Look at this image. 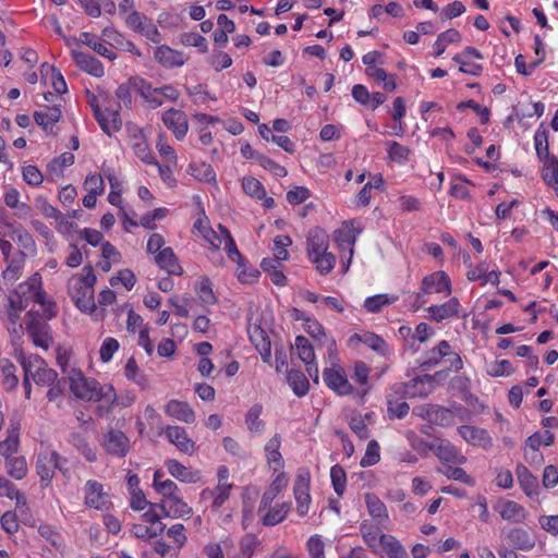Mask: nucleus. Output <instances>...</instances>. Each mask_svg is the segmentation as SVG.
I'll return each mask as SVG.
<instances>
[{"label":"nucleus","instance_id":"obj_32","mask_svg":"<svg viewBox=\"0 0 558 558\" xmlns=\"http://www.w3.org/2000/svg\"><path fill=\"white\" fill-rule=\"evenodd\" d=\"M281 446V437L279 434H276L265 446V452L267 457V461L270 468L274 471H278L283 466L282 456L279 451Z\"/></svg>","mask_w":558,"mask_h":558},{"label":"nucleus","instance_id":"obj_24","mask_svg":"<svg viewBox=\"0 0 558 558\" xmlns=\"http://www.w3.org/2000/svg\"><path fill=\"white\" fill-rule=\"evenodd\" d=\"M507 538L510 545L519 550H531L535 546V538L526 530L521 527L508 532Z\"/></svg>","mask_w":558,"mask_h":558},{"label":"nucleus","instance_id":"obj_51","mask_svg":"<svg viewBox=\"0 0 558 558\" xmlns=\"http://www.w3.org/2000/svg\"><path fill=\"white\" fill-rule=\"evenodd\" d=\"M295 348L302 362L310 364V362L315 361L314 348L307 338L304 336H298L295 338Z\"/></svg>","mask_w":558,"mask_h":558},{"label":"nucleus","instance_id":"obj_61","mask_svg":"<svg viewBox=\"0 0 558 558\" xmlns=\"http://www.w3.org/2000/svg\"><path fill=\"white\" fill-rule=\"evenodd\" d=\"M35 204L45 217L53 218L60 222L63 221V216L61 215V213L54 206L50 205L46 197L38 196L35 201Z\"/></svg>","mask_w":558,"mask_h":558},{"label":"nucleus","instance_id":"obj_44","mask_svg":"<svg viewBox=\"0 0 558 558\" xmlns=\"http://www.w3.org/2000/svg\"><path fill=\"white\" fill-rule=\"evenodd\" d=\"M1 385L3 389H5L7 391L14 390L19 384V378L16 376V366L12 362L4 360L1 364Z\"/></svg>","mask_w":558,"mask_h":558},{"label":"nucleus","instance_id":"obj_14","mask_svg":"<svg viewBox=\"0 0 558 558\" xmlns=\"http://www.w3.org/2000/svg\"><path fill=\"white\" fill-rule=\"evenodd\" d=\"M166 436L171 444L184 453H192L195 450L194 441L187 437L186 430L181 426H168Z\"/></svg>","mask_w":558,"mask_h":558},{"label":"nucleus","instance_id":"obj_25","mask_svg":"<svg viewBox=\"0 0 558 558\" xmlns=\"http://www.w3.org/2000/svg\"><path fill=\"white\" fill-rule=\"evenodd\" d=\"M288 478L284 473H280L270 484L269 488L263 494L258 513L264 512L268 509L272 502V500L277 497V495L287 486Z\"/></svg>","mask_w":558,"mask_h":558},{"label":"nucleus","instance_id":"obj_17","mask_svg":"<svg viewBox=\"0 0 558 558\" xmlns=\"http://www.w3.org/2000/svg\"><path fill=\"white\" fill-rule=\"evenodd\" d=\"M306 244L310 258L325 253L329 244L328 234L323 229L315 228L308 232Z\"/></svg>","mask_w":558,"mask_h":558},{"label":"nucleus","instance_id":"obj_36","mask_svg":"<svg viewBox=\"0 0 558 558\" xmlns=\"http://www.w3.org/2000/svg\"><path fill=\"white\" fill-rule=\"evenodd\" d=\"M61 110L57 106H53L46 107L43 111H36L34 119L38 125L45 131H48L49 128L52 129V125L61 119Z\"/></svg>","mask_w":558,"mask_h":558},{"label":"nucleus","instance_id":"obj_53","mask_svg":"<svg viewBox=\"0 0 558 558\" xmlns=\"http://www.w3.org/2000/svg\"><path fill=\"white\" fill-rule=\"evenodd\" d=\"M311 259L322 275L329 274L336 264V256L328 252L315 255Z\"/></svg>","mask_w":558,"mask_h":558},{"label":"nucleus","instance_id":"obj_11","mask_svg":"<svg viewBox=\"0 0 558 558\" xmlns=\"http://www.w3.org/2000/svg\"><path fill=\"white\" fill-rule=\"evenodd\" d=\"M162 121L178 140H182L185 136L187 132V118L183 111L171 108L163 113Z\"/></svg>","mask_w":558,"mask_h":558},{"label":"nucleus","instance_id":"obj_33","mask_svg":"<svg viewBox=\"0 0 558 558\" xmlns=\"http://www.w3.org/2000/svg\"><path fill=\"white\" fill-rule=\"evenodd\" d=\"M499 514L504 520L520 523L526 519L525 509L515 501L507 500L500 505Z\"/></svg>","mask_w":558,"mask_h":558},{"label":"nucleus","instance_id":"obj_22","mask_svg":"<svg viewBox=\"0 0 558 558\" xmlns=\"http://www.w3.org/2000/svg\"><path fill=\"white\" fill-rule=\"evenodd\" d=\"M155 59L161 65L167 68L181 66L184 64L183 53L166 45H162L155 50Z\"/></svg>","mask_w":558,"mask_h":558},{"label":"nucleus","instance_id":"obj_23","mask_svg":"<svg viewBox=\"0 0 558 558\" xmlns=\"http://www.w3.org/2000/svg\"><path fill=\"white\" fill-rule=\"evenodd\" d=\"M515 474L526 496L533 497L538 495L537 477L534 476L525 465L519 464L515 469Z\"/></svg>","mask_w":558,"mask_h":558},{"label":"nucleus","instance_id":"obj_6","mask_svg":"<svg viewBox=\"0 0 558 558\" xmlns=\"http://www.w3.org/2000/svg\"><path fill=\"white\" fill-rule=\"evenodd\" d=\"M293 490L298 504V513L303 517L308 512L311 502L308 472L298 474Z\"/></svg>","mask_w":558,"mask_h":558},{"label":"nucleus","instance_id":"obj_57","mask_svg":"<svg viewBox=\"0 0 558 558\" xmlns=\"http://www.w3.org/2000/svg\"><path fill=\"white\" fill-rule=\"evenodd\" d=\"M243 191L257 199H262L265 197L266 191L263 184L253 177L244 178L242 181Z\"/></svg>","mask_w":558,"mask_h":558},{"label":"nucleus","instance_id":"obj_9","mask_svg":"<svg viewBox=\"0 0 558 558\" xmlns=\"http://www.w3.org/2000/svg\"><path fill=\"white\" fill-rule=\"evenodd\" d=\"M361 232L360 228L354 227V222H344L342 228L336 230L333 232V239L339 246L340 250H349L350 258L351 260L354 250L353 246L356 242V236Z\"/></svg>","mask_w":558,"mask_h":558},{"label":"nucleus","instance_id":"obj_35","mask_svg":"<svg viewBox=\"0 0 558 558\" xmlns=\"http://www.w3.org/2000/svg\"><path fill=\"white\" fill-rule=\"evenodd\" d=\"M435 453L438 459L445 462H452L458 464H464L466 462V458L460 454L457 448L449 441H440V444L435 449Z\"/></svg>","mask_w":558,"mask_h":558},{"label":"nucleus","instance_id":"obj_31","mask_svg":"<svg viewBox=\"0 0 558 558\" xmlns=\"http://www.w3.org/2000/svg\"><path fill=\"white\" fill-rule=\"evenodd\" d=\"M40 277L34 275L27 282L20 284V290H22L24 296L27 295L28 299H32L34 302L46 305V293L40 290Z\"/></svg>","mask_w":558,"mask_h":558},{"label":"nucleus","instance_id":"obj_46","mask_svg":"<svg viewBox=\"0 0 558 558\" xmlns=\"http://www.w3.org/2000/svg\"><path fill=\"white\" fill-rule=\"evenodd\" d=\"M80 41L92 48L98 54L108 58L109 60H114L117 58L114 52L109 50L102 43L97 40L95 36L89 33H82L80 36Z\"/></svg>","mask_w":558,"mask_h":558},{"label":"nucleus","instance_id":"obj_47","mask_svg":"<svg viewBox=\"0 0 558 558\" xmlns=\"http://www.w3.org/2000/svg\"><path fill=\"white\" fill-rule=\"evenodd\" d=\"M542 178L547 185L558 187V160L555 156L543 161Z\"/></svg>","mask_w":558,"mask_h":558},{"label":"nucleus","instance_id":"obj_26","mask_svg":"<svg viewBox=\"0 0 558 558\" xmlns=\"http://www.w3.org/2000/svg\"><path fill=\"white\" fill-rule=\"evenodd\" d=\"M132 148L135 155L145 163L157 165V160L149 150L143 131L140 129L135 130V133L132 135Z\"/></svg>","mask_w":558,"mask_h":558},{"label":"nucleus","instance_id":"obj_12","mask_svg":"<svg viewBox=\"0 0 558 558\" xmlns=\"http://www.w3.org/2000/svg\"><path fill=\"white\" fill-rule=\"evenodd\" d=\"M422 291L425 294L447 291L449 294L451 292L450 278L444 271H436L425 276L422 280Z\"/></svg>","mask_w":558,"mask_h":558},{"label":"nucleus","instance_id":"obj_52","mask_svg":"<svg viewBox=\"0 0 558 558\" xmlns=\"http://www.w3.org/2000/svg\"><path fill=\"white\" fill-rule=\"evenodd\" d=\"M263 407L254 404L246 413L245 423L251 432L259 433L264 427V422L260 420Z\"/></svg>","mask_w":558,"mask_h":558},{"label":"nucleus","instance_id":"obj_7","mask_svg":"<svg viewBox=\"0 0 558 558\" xmlns=\"http://www.w3.org/2000/svg\"><path fill=\"white\" fill-rule=\"evenodd\" d=\"M104 447L109 454L124 457L130 449L129 438L121 430H109L104 438Z\"/></svg>","mask_w":558,"mask_h":558},{"label":"nucleus","instance_id":"obj_34","mask_svg":"<svg viewBox=\"0 0 558 558\" xmlns=\"http://www.w3.org/2000/svg\"><path fill=\"white\" fill-rule=\"evenodd\" d=\"M14 351H15V357L17 359V361L20 362V364L22 365V367L24 369V376L33 377L36 369H39L45 362L37 354L26 355L22 348H15Z\"/></svg>","mask_w":558,"mask_h":558},{"label":"nucleus","instance_id":"obj_20","mask_svg":"<svg viewBox=\"0 0 558 558\" xmlns=\"http://www.w3.org/2000/svg\"><path fill=\"white\" fill-rule=\"evenodd\" d=\"M248 336L256 350L259 352L264 362H268L270 359V341L268 340L266 332L257 325L248 328Z\"/></svg>","mask_w":558,"mask_h":558},{"label":"nucleus","instance_id":"obj_27","mask_svg":"<svg viewBox=\"0 0 558 558\" xmlns=\"http://www.w3.org/2000/svg\"><path fill=\"white\" fill-rule=\"evenodd\" d=\"M420 415L427 418L430 423L440 426H449L453 423L452 412L439 405H430L426 409L424 414L420 413Z\"/></svg>","mask_w":558,"mask_h":558},{"label":"nucleus","instance_id":"obj_64","mask_svg":"<svg viewBox=\"0 0 558 558\" xmlns=\"http://www.w3.org/2000/svg\"><path fill=\"white\" fill-rule=\"evenodd\" d=\"M395 300L396 298L389 299L386 294H378L367 298L364 302V307L371 313H377L383 306L392 303Z\"/></svg>","mask_w":558,"mask_h":558},{"label":"nucleus","instance_id":"obj_56","mask_svg":"<svg viewBox=\"0 0 558 558\" xmlns=\"http://www.w3.org/2000/svg\"><path fill=\"white\" fill-rule=\"evenodd\" d=\"M166 525L163 523H160L156 526H147L143 524H133L132 526V533L137 538H153L156 537L165 531Z\"/></svg>","mask_w":558,"mask_h":558},{"label":"nucleus","instance_id":"obj_13","mask_svg":"<svg viewBox=\"0 0 558 558\" xmlns=\"http://www.w3.org/2000/svg\"><path fill=\"white\" fill-rule=\"evenodd\" d=\"M165 412L172 418L184 422L186 424H192L195 422V412L191 408V405L185 401L180 400H170L166 407Z\"/></svg>","mask_w":558,"mask_h":558},{"label":"nucleus","instance_id":"obj_29","mask_svg":"<svg viewBox=\"0 0 558 558\" xmlns=\"http://www.w3.org/2000/svg\"><path fill=\"white\" fill-rule=\"evenodd\" d=\"M427 311L430 314L432 319L435 322H441L458 314L459 301L457 298H452L441 305L429 306Z\"/></svg>","mask_w":558,"mask_h":558},{"label":"nucleus","instance_id":"obj_15","mask_svg":"<svg viewBox=\"0 0 558 558\" xmlns=\"http://www.w3.org/2000/svg\"><path fill=\"white\" fill-rule=\"evenodd\" d=\"M72 57L76 63V65L82 70L92 74L96 77H101L104 75V66L101 62L92 54L73 50Z\"/></svg>","mask_w":558,"mask_h":558},{"label":"nucleus","instance_id":"obj_42","mask_svg":"<svg viewBox=\"0 0 558 558\" xmlns=\"http://www.w3.org/2000/svg\"><path fill=\"white\" fill-rule=\"evenodd\" d=\"M288 383L293 392L299 397L305 396L308 391V379L300 369H291L288 373Z\"/></svg>","mask_w":558,"mask_h":558},{"label":"nucleus","instance_id":"obj_45","mask_svg":"<svg viewBox=\"0 0 558 558\" xmlns=\"http://www.w3.org/2000/svg\"><path fill=\"white\" fill-rule=\"evenodd\" d=\"M8 474L14 480H22L27 474V463L24 457H12L5 460Z\"/></svg>","mask_w":558,"mask_h":558},{"label":"nucleus","instance_id":"obj_4","mask_svg":"<svg viewBox=\"0 0 558 558\" xmlns=\"http://www.w3.org/2000/svg\"><path fill=\"white\" fill-rule=\"evenodd\" d=\"M60 454L54 450H45L39 452L36 461V471L40 481L48 485L53 475L54 470L60 469Z\"/></svg>","mask_w":558,"mask_h":558},{"label":"nucleus","instance_id":"obj_50","mask_svg":"<svg viewBox=\"0 0 558 558\" xmlns=\"http://www.w3.org/2000/svg\"><path fill=\"white\" fill-rule=\"evenodd\" d=\"M438 471L449 480L459 481L469 486H473L475 484L474 478L471 477L462 468L445 465Z\"/></svg>","mask_w":558,"mask_h":558},{"label":"nucleus","instance_id":"obj_3","mask_svg":"<svg viewBox=\"0 0 558 558\" xmlns=\"http://www.w3.org/2000/svg\"><path fill=\"white\" fill-rule=\"evenodd\" d=\"M88 102L93 109L97 122L106 134L111 135L112 132H117L121 129L122 120L118 109H106L102 111L97 102V97L95 95L90 96Z\"/></svg>","mask_w":558,"mask_h":558},{"label":"nucleus","instance_id":"obj_59","mask_svg":"<svg viewBox=\"0 0 558 558\" xmlns=\"http://www.w3.org/2000/svg\"><path fill=\"white\" fill-rule=\"evenodd\" d=\"M330 478L337 495L341 496L345 489L347 475L342 466L336 464L330 470Z\"/></svg>","mask_w":558,"mask_h":558},{"label":"nucleus","instance_id":"obj_21","mask_svg":"<svg viewBox=\"0 0 558 558\" xmlns=\"http://www.w3.org/2000/svg\"><path fill=\"white\" fill-rule=\"evenodd\" d=\"M105 496L102 484L97 481L89 480L85 486V505L101 509L105 506Z\"/></svg>","mask_w":558,"mask_h":558},{"label":"nucleus","instance_id":"obj_10","mask_svg":"<svg viewBox=\"0 0 558 558\" xmlns=\"http://www.w3.org/2000/svg\"><path fill=\"white\" fill-rule=\"evenodd\" d=\"M326 385L339 395H348L352 391V386L348 381L344 371L339 368H325L323 373Z\"/></svg>","mask_w":558,"mask_h":558},{"label":"nucleus","instance_id":"obj_39","mask_svg":"<svg viewBox=\"0 0 558 558\" xmlns=\"http://www.w3.org/2000/svg\"><path fill=\"white\" fill-rule=\"evenodd\" d=\"M69 441L85 457L88 462H95L97 460L95 449L88 444L86 437L81 433L73 432L70 435Z\"/></svg>","mask_w":558,"mask_h":558},{"label":"nucleus","instance_id":"obj_58","mask_svg":"<svg viewBox=\"0 0 558 558\" xmlns=\"http://www.w3.org/2000/svg\"><path fill=\"white\" fill-rule=\"evenodd\" d=\"M535 149L541 160L551 158L548 149V135L546 130H537L534 135Z\"/></svg>","mask_w":558,"mask_h":558},{"label":"nucleus","instance_id":"obj_38","mask_svg":"<svg viewBox=\"0 0 558 558\" xmlns=\"http://www.w3.org/2000/svg\"><path fill=\"white\" fill-rule=\"evenodd\" d=\"M360 532L367 546L377 551V547L380 546V536L385 535L380 533L379 527L368 521H363L360 525Z\"/></svg>","mask_w":558,"mask_h":558},{"label":"nucleus","instance_id":"obj_41","mask_svg":"<svg viewBox=\"0 0 558 558\" xmlns=\"http://www.w3.org/2000/svg\"><path fill=\"white\" fill-rule=\"evenodd\" d=\"M380 546L385 550L388 558H408L405 549L392 535L380 536Z\"/></svg>","mask_w":558,"mask_h":558},{"label":"nucleus","instance_id":"obj_30","mask_svg":"<svg viewBox=\"0 0 558 558\" xmlns=\"http://www.w3.org/2000/svg\"><path fill=\"white\" fill-rule=\"evenodd\" d=\"M354 341L366 344L368 348L381 355H385L388 350L386 341L373 332H365L363 335L354 333L350 337L349 342L352 343Z\"/></svg>","mask_w":558,"mask_h":558},{"label":"nucleus","instance_id":"obj_40","mask_svg":"<svg viewBox=\"0 0 558 558\" xmlns=\"http://www.w3.org/2000/svg\"><path fill=\"white\" fill-rule=\"evenodd\" d=\"M460 436L473 446L485 445L489 440L487 433L474 426L464 425L458 429Z\"/></svg>","mask_w":558,"mask_h":558},{"label":"nucleus","instance_id":"obj_8","mask_svg":"<svg viewBox=\"0 0 558 558\" xmlns=\"http://www.w3.org/2000/svg\"><path fill=\"white\" fill-rule=\"evenodd\" d=\"M404 395L410 398H426L434 390V377L424 375L415 377L408 384H402Z\"/></svg>","mask_w":558,"mask_h":558},{"label":"nucleus","instance_id":"obj_2","mask_svg":"<svg viewBox=\"0 0 558 558\" xmlns=\"http://www.w3.org/2000/svg\"><path fill=\"white\" fill-rule=\"evenodd\" d=\"M26 318V331L33 343L38 348L48 350L53 342L50 335V326L41 319L38 312H27Z\"/></svg>","mask_w":558,"mask_h":558},{"label":"nucleus","instance_id":"obj_55","mask_svg":"<svg viewBox=\"0 0 558 558\" xmlns=\"http://www.w3.org/2000/svg\"><path fill=\"white\" fill-rule=\"evenodd\" d=\"M486 373L492 377L509 376L513 373V367L508 360L494 361L486 365Z\"/></svg>","mask_w":558,"mask_h":558},{"label":"nucleus","instance_id":"obj_28","mask_svg":"<svg viewBox=\"0 0 558 558\" xmlns=\"http://www.w3.org/2000/svg\"><path fill=\"white\" fill-rule=\"evenodd\" d=\"M168 472L175 478L184 483H195L199 480L198 472H194L186 468L178 460L171 459L166 462Z\"/></svg>","mask_w":558,"mask_h":558},{"label":"nucleus","instance_id":"obj_16","mask_svg":"<svg viewBox=\"0 0 558 558\" xmlns=\"http://www.w3.org/2000/svg\"><path fill=\"white\" fill-rule=\"evenodd\" d=\"M157 506L165 517L170 518H189L193 511L179 496L170 500H163Z\"/></svg>","mask_w":558,"mask_h":558},{"label":"nucleus","instance_id":"obj_48","mask_svg":"<svg viewBox=\"0 0 558 558\" xmlns=\"http://www.w3.org/2000/svg\"><path fill=\"white\" fill-rule=\"evenodd\" d=\"M290 510V506L289 504H280V505H277L276 507L274 508H268L266 509L265 511H267L264 515V524L265 525H276L278 523H280L281 521L284 520V518L287 517L288 512Z\"/></svg>","mask_w":558,"mask_h":558},{"label":"nucleus","instance_id":"obj_49","mask_svg":"<svg viewBox=\"0 0 558 558\" xmlns=\"http://www.w3.org/2000/svg\"><path fill=\"white\" fill-rule=\"evenodd\" d=\"M190 173L199 181H216V173L209 163L193 162L190 165Z\"/></svg>","mask_w":558,"mask_h":558},{"label":"nucleus","instance_id":"obj_63","mask_svg":"<svg viewBox=\"0 0 558 558\" xmlns=\"http://www.w3.org/2000/svg\"><path fill=\"white\" fill-rule=\"evenodd\" d=\"M181 43L184 46L196 47L203 53L206 52L208 49L206 39L197 33L191 32L182 34Z\"/></svg>","mask_w":558,"mask_h":558},{"label":"nucleus","instance_id":"obj_5","mask_svg":"<svg viewBox=\"0 0 558 558\" xmlns=\"http://www.w3.org/2000/svg\"><path fill=\"white\" fill-rule=\"evenodd\" d=\"M69 293L82 312L90 313L95 310L94 289L84 283L72 281L69 287Z\"/></svg>","mask_w":558,"mask_h":558},{"label":"nucleus","instance_id":"obj_62","mask_svg":"<svg viewBox=\"0 0 558 558\" xmlns=\"http://www.w3.org/2000/svg\"><path fill=\"white\" fill-rule=\"evenodd\" d=\"M405 114V101L402 97H397L393 100V111H392V119L398 122V125L395 126V134L401 135L404 132L403 125H402V118Z\"/></svg>","mask_w":558,"mask_h":558},{"label":"nucleus","instance_id":"obj_18","mask_svg":"<svg viewBox=\"0 0 558 558\" xmlns=\"http://www.w3.org/2000/svg\"><path fill=\"white\" fill-rule=\"evenodd\" d=\"M364 497L367 512L373 520H375L378 525L387 523L389 521L387 507L379 497L372 493L365 494Z\"/></svg>","mask_w":558,"mask_h":558},{"label":"nucleus","instance_id":"obj_43","mask_svg":"<svg viewBox=\"0 0 558 558\" xmlns=\"http://www.w3.org/2000/svg\"><path fill=\"white\" fill-rule=\"evenodd\" d=\"M19 428L12 427L8 429V436L4 440L0 441V454L4 457V459H10L13 457L19 449Z\"/></svg>","mask_w":558,"mask_h":558},{"label":"nucleus","instance_id":"obj_60","mask_svg":"<svg viewBox=\"0 0 558 558\" xmlns=\"http://www.w3.org/2000/svg\"><path fill=\"white\" fill-rule=\"evenodd\" d=\"M219 229L221 230V233L223 235L225 250H226L229 258L232 259V260H238L239 264L242 263L243 258H242L239 250L236 248L235 242L232 239V236H231L230 232L228 231V229L222 227L221 225L219 226Z\"/></svg>","mask_w":558,"mask_h":558},{"label":"nucleus","instance_id":"obj_54","mask_svg":"<svg viewBox=\"0 0 558 558\" xmlns=\"http://www.w3.org/2000/svg\"><path fill=\"white\" fill-rule=\"evenodd\" d=\"M57 378V372L52 368H49L46 362H44L43 366L39 369H36L35 374L33 375L35 383L43 386H51L56 383Z\"/></svg>","mask_w":558,"mask_h":558},{"label":"nucleus","instance_id":"obj_19","mask_svg":"<svg viewBox=\"0 0 558 558\" xmlns=\"http://www.w3.org/2000/svg\"><path fill=\"white\" fill-rule=\"evenodd\" d=\"M156 264L169 275L181 276L183 269L171 247L162 248L155 257Z\"/></svg>","mask_w":558,"mask_h":558},{"label":"nucleus","instance_id":"obj_37","mask_svg":"<svg viewBox=\"0 0 558 558\" xmlns=\"http://www.w3.org/2000/svg\"><path fill=\"white\" fill-rule=\"evenodd\" d=\"M539 433H534L525 441L524 458L530 464H542L544 457L539 451Z\"/></svg>","mask_w":558,"mask_h":558},{"label":"nucleus","instance_id":"obj_1","mask_svg":"<svg viewBox=\"0 0 558 558\" xmlns=\"http://www.w3.org/2000/svg\"><path fill=\"white\" fill-rule=\"evenodd\" d=\"M69 380L71 391L81 400L113 404L117 399L112 386H101L96 379L85 377L80 371H73Z\"/></svg>","mask_w":558,"mask_h":558}]
</instances>
